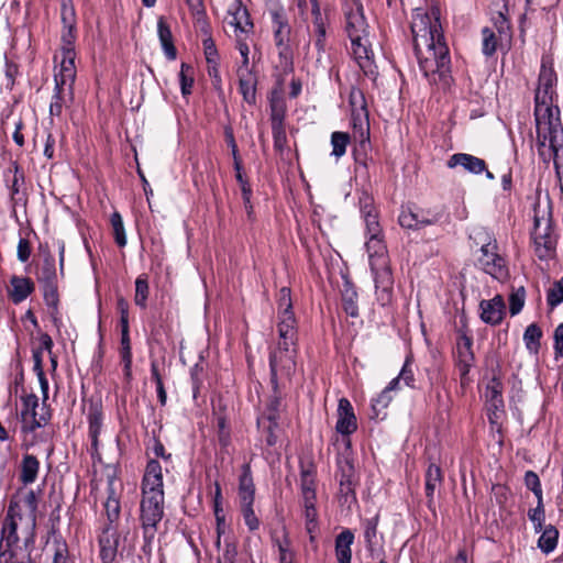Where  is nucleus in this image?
Listing matches in <instances>:
<instances>
[{"label": "nucleus", "mask_w": 563, "mask_h": 563, "mask_svg": "<svg viewBox=\"0 0 563 563\" xmlns=\"http://www.w3.org/2000/svg\"><path fill=\"white\" fill-rule=\"evenodd\" d=\"M119 537L117 531L108 526L99 539L100 556L103 563H112L117 556Z\"/></svg>", "instance_id": "21"}, {"label": "nucleus", "mask_w": 563, "mask_h": 563, "mask_svg": "<svg viewBox=\"0 0 563 563\" xmlns=\"http://www.w3.org/2000/svg\"><path fill=\"white\" fill-rule=\"evenodd\" d=\"M110 222L117 244L119 246H124L126 244V236L121 214L119 212H113L111 214Z\"/></svg>", "instance_id": "40"}, {"label": "nucleus", "mask_w": 563, "mask_h": 563, "mask_svg": "<svg viewBox=\"0 0 563 563\" xmlns=\"http://www.w3.org/2000/svg\"><path fill=\"white\" fill-rule=\"evenodd\" d=\"M121 344H122V360L124 362L125 374L129 376L131 374V363H132L131 346H130V340H129V329H122Z\"/></svg>", "instance_id": "44"}, {"label": "nucleus", "mask_w": 563, "mask_h": 563, "mask_svg": "<svg viewBox=\"0 0 563 563\" xmlns=\"http://www.w3.org/2000/svg\"><path fill=\"white\" fill-rule=\"evenodd\" d=\"M271 18L275 44L290 42L291 27L285 10H272Z\"/></svg>", "instance_id": "20"}, {"label": "nucleus", "mask_w": 563, "mask_h": 563, "mask_svg": "<svg viewBox=\"0 0 563 563\" xmlns=\"http://www.w3.org/2000/svg\"><path fill=\"white\" fill-rule=\"evenodd\" d=\"M374 275L377 300L383 305H387L391 300V291L394 279L389 267V260L373 262L371 265Z\"/></svg>", "instance_id": "8"}, {"label": "nucleus", "mask_w": 563, "mask_h": 563, "mask_svg": "<svg viewBox=\"0 0 563 563\" xmlns=\"http://www.w3.org/2000/svg\"><path fill=\"white\" fill-rule=\"evenodd\" d=\"M438 221L435 214L416 207H405L399 214V224L405 229L419 230Z\"/></svg>", "instance_id": "10"}, {"label": "nucleus", "mask_w": 563, "mask_h": 563, "mask_svg": "<svg viewBox=\"0 0 563 563\" xmlns=\"http://www.w3.org/2000/svg\"><path fill=\"white\" fill-rule=\"evenodd\" d=\"M525 484L529 489H531L533 492V494L536 495L538 500L542 499V489H541L540 479L534 472L528 471L526 473Z\"/></svg>", "instance_id": "52"}, {"label": "nucleus", "mask_w": 563, "mask_h": 563, "mask_svg": "<svg viewBox=\"0 0 563 563\" xmlns=\"http://www.w3.org/2000/svg\"><path fill=\"white\" fill-rule=\"evenodd\" d=\"M536 231L533 233L534 252L540 260H550L555 255L556 236L547 225L543 231L540 230L539 220L536 219Z\"/></svg>", "instance_id": "11"}, {"label": "nucleus", "mask_w": 563, "mask_h": 563, "mask_svg": "<svg viewBox=\"0 0 563 563\" xmlns=\"http://www.w3.org/2000/svg\"><path fill=\"white\" fill-rule=\"evenodd\" d=\"M157 34L166 57L172 60L175 59L177 51L173 43L170 27L168 26L164 18H159L157 21Z\"/></svg>", "instance_id": "29"}, {"label": "nucleus", "mask_w": 563, "mask_h": 563, "mask_svg": "<svg viewBox=\"0 0 563 563\" xmlns=\"http://www.w3.org/2000/svg\"><path fill=\"white\" fill-rule=\"evenodd\" d=\"M526 291L522 286L511 292L509 297V310L511 316L518 314L525 305Z\"/></svg>", "instance_id": "43"}, {"label": "nucleus", "mask_w": 563, "mask_h": 563, "mask_svg": "<svg viewBox=\"0 0 563 563\" xmlns=\"http://www.w3.org/2000/svg\"><path fill=\"white\" fill-rule=\"evenodd\" d=\"M40 279L51 282L55 277V264L52 256H47L44 260V264L40 269Z\"/></svg>", "instance_id": "55"}, {"label": "nucleus", "mask_w": 563, "mask_h": 563, "mask_svg": "<svg viewBox=\"0 0 563 563\" xmlns=\"http://www.w3.org/2000/svg\"><path fill=\"white\" fill-rule=\"evenodd\" d=\"M273 139H274V147L278 152H283L287 145V136L284 126L272 128Z\"/></svg>", "instance_id": "57"}, {"label": "nucleus", "mask_w": 563, "mask_h": 563, "mask_svg": "<svg viewBox=\"0 0 563 563\" xmlns=\"http://www.w3.org/2000/svg\"><path fill=\"white\" fill-rule=\"evenodd\" d=\"M278 52V64L276 67L284 74L292 70V51L289 42L275 44Z\"/></svg>", "instance_id": "34"}, {"label": "nucleus", "mask_w": 563, "mask_h": 563, "mask_svg": "<svg viewBox=\"0 0 563 563\" xmlns=\"http://www.w3.org/2000/svg\"><path fill=\"white\" fill-rule=\"evenodd\" d=\"M148 285L145 279L137 278L135 282V303L142 308L146 306Z\"/></svg>", "instance_id": "49"}, {"label": "nucleus", "mask_w": 563, "mask_h": 563, "mask_svg": "<svg viewBox=\"0 0 563 563\" xmlns=\"http://www.w3.org/2000/svg\"><path fill=\"white\" fill-rule=\"evenodd\" d=\"M106 512L109 518V520L112 522L119 517L120 514V503L117 497H114L112 494L108 497L106 504H104Z\"/></svg>", "instance_id": "56"}, {"label": "nucleus", "mask_w": 563, "mask_h": 563, "mask_svg": "<svg viewBox=\"0 0 563 563\" xmlns=\"http://www.w3.org/2000/svg\"><path fill=\"white\" fill-rule=\"evenodd\" d=\"M503 384L493 378L490 383L486 387L485 397L486 401L489 406V409H494L493 415L489 416L490 421H494V418H498V411L504 408L503 400Z\"/></svg>", "instance_id": "25"}, {"label": "nucleus", "mask_w": 563, "mask_h": 563, "mask_svg": "<svg viewBox=\"0 0 563 563\" xmlns=\"http://www.w3.org/2000/svg\"><path fill=\"white\" fill-rule=\"evenodd\" d=\"M40 468L38 460L33 455H25L21 464L20 478L24 484H32L37 477Z\"/></svg>", "instance_id": "32"}, {"label": "nucleus", "mask_w": 563, "mask_h": 563, "mask_svg": "<svg viewBox=\"0 0 563 563\" xmlns=\"http://www.w3.org/2000/svg\"><path fill=\"white\" fill-rule=\"evenodd\" d=\"M394 379H399V383L400 382H404V384L408 387H413L415 386V374H413V371H412V363L410 361V358H407L399 375L397 377H395Z\"/></svg>", "instance_id": "51"}, {"label": "nucleus", "mask_w": 563, "mask_h": 563, "mask_svg": "<svg viewBox=\"0 0 563 563\" xmlns=\"http://www.w3.org/2000/svg\"><path fill=\"white\" fill-rule=\"evenodd\" d=\"M312 13L314 14V45L318 49L317 63L325 67L323 58L325 53V27L321 21L320 9L317 3L313 4Z\"/></svg>", "instance_id": "27"}, {"label": "nucleus", "mask_w": 563, "mask_h": 563, "mask_svg": "<svg viewBox=\"0 0 563 563\" xmlns=\"http://www.w3.org/2000/svg\"><path fill=\"white\" fill-rule=\"evenodd\" d=\"M528 517L534 523L536 530L539 531L542 528V521L544 520L542 499L538 500V505L534 509L529 510Z\"/></svg>", "instance_id": "54"}, {"label": "nucleus", "mask_w": 563, "mask_h": 563, "mask_svg": "<svg viewBox=\"0 0 563 563\" xmlns=\"http://www.w3.org/2000/svg\"><path fill=\"white\" fill-rule=\"evenodd\" d=\"M360 206L365 222L368 214L374 216L378 220L375 208L373 207V199L368 195L363 194L360 198Z\"/></svg>", "instance_id": "58"}, {"label": "nucleus", "mask_w": 563, "mask_h": 563, "mask_svg": "<svg viewBox=\"0 0 563 563\" xmlns=\"http://www.w3.org/2000/svg\"><path fill=\"white\" fill-rule=\"evenodd\" d=\"M238 49H239V53L242 58L241 64L238 67V75L244 74V73H252V68L250 66V58H249V53H250L249 45L245 42H243L241 38H239L238 40Z\"/></svg>", "instance_id": "46"}, {"label": "nucleus", "mask_w": 563, "mask_h": 563, "mask_svg": "<svg viewBox=\"0 0 563 563\" xmlns=\"http://www.w3.org/2000/svg\"><path fill=\"white\" fill-rule=\"evenodd\" d=\"M536 128L537 134L544 137H552L556 141L560 131V119L554 115L551 108H537L536 112Z\"/></svg>", "instance_id": "12"}, {"label": "nucleus", "mask_w": 563, "mask_h": 563, "mask_svg": "<svg viewBox=\"0 0 563 563\" xmlns=\"http://www.w3.org/2000/svg\"><path fill=\"white\" fill-rule=\"evenodd\" d=\"M10 298L14 303H20L34 290V284L27 277L13 276L10 280Z\"/></svg>", "instance_id": "26"}, {"label": "nucleus", "mask_w": 563, "mask_h": 563, "mask_svg": "<svg viewBox=\"0 0 563 563\" xmlns=\"http://www.w3.org/2000/svg\"><path fill=\"white\" fill-rule=\"evenodd\" d=\"M411 32L421 71L431 84L448 87L451 79L450 56L441 31L439 11L434 8L430 12L416 9Z\"/></svg>", "instance_id": "1"}, {"label": "nucleus", "mask_w": 563, "mask_h": 563, "mask_svg": "<svg viewBox=\"0 0 563 563\" xmlns=\"http://www.w3.org/2000/svg\"><path fill=\"white\" fill-rule=\"evenodd\" d=\"M356 428V417L351 402L346 398H341L338 405L336 431L341 434H351Z\"/></svg>", "instance_id": "17"}, {"label": "nucleus", "mask_w": 563, "mask_h": 563, "mask_svg": "<svg viewBox=\"0 0 563 563\" xmlns=\"http://www.w3.org/2000/svg\"><path fill=\"white\" fill-rule=\"evenodd\" d=\"M74 99V88L55 85L54 95L49 104L51 117H60L64 107L69 106Z\"/></svg>", "instance_id": "24"}, {"label": "nucleus", "mask_w": 563, "mask_h": 563, "mask_svg": "<svg viewBox=\"0 0 563 563\" xmlns=\"http://www.w3.org/2000/svg\"><path fill=\"white\" fill-rule=\"evenodd\" d=\"M75 57V52L60 53L59 68L54 76L55 85L74 88L76 79Z\"/></svg>", "instance_id": "14"}, {"label": "nucleus", "mask_w": 563, "mask_h": 563, "mask_svg": "<svg viewBox=\"0 0 563 563\" xmlns=\"http://www.w3.org/2000/svg\"><path fill=\"white\" fill-rule=\"evenodd\" d=\"M230 15L229 24L234 26L235 32L249 34L253 29L247 9L243 5L241 0H234L228 10Z\"/></svg>", "instance_id": "16"}, {"label": "nucleus", "mask_w": 563, "mask_h": 563, "mask_svg": "<svg viewBox=\"0 0 563 563\" xmlns=\"http://www.w3.org/2000/svg\"><path fill=\"white\" fill-rule=\"evenodd\" d=\"M346 32L351 41L364 40L367 35V23L360 4L354 3L346 12Z\"/></svg>", "instance_id": "13"}, {"label": "nucleus", "mask_w": 563, "mask_h": 563, "mask_svg": "<svg viewBox=\"0 0 563 563\" xmlns=\"http://www.w3.org/2000/svg\"><path fill=\"white\" fill-rule=\"evenodd\" d=\"M473 340L466 333H461L456 342V367L460 374L461 384L468 383V373L474 365V353L472 350Z\"/></svg>", "instance_id": "9"}, {"label": "nucleus", "mask_w": 563, "mask_h": 563, "mask_svg": "<svg viewBox=\"0 0 563 563\" xmlns=\"http://www.w3.org/2000/svg\"><path fill=\"white\" fill-rule=\"evenodd\" d=\"M88 422H89V437L91 439V445L95 450L98 446V437L101 431L102 426V417L101 412L97 408H91L88 413Z\"/></svg>", "instance_id": "35"}, {"label": "nucleus", "mask_w": 563, "mask_h": 563, "mask_svg": "<svg viewBox=\"0 0 563 563\" xmlns=\"http://www.w3.org/2000/svg\"><path fill=\"white\" fill-rule=\"evenodd\" d=\"M481 318L485 323L498 324L505 314V302L501 296L497 295L490 300H483L479 305Z\"/></svg>", "instance_id": "19"}, {"label": "nucleus", "mask_w": 563, "mask_h": 563, "mask_svg": "<svg viewBox=\"0 0 563 563\" xmlns=\"http://www.w3.org/2000/svg\"><path fill=\"white\" fill-rule=\"evenodd\" d=\"M456 166L463 167L471 174H481L486 170V163L484 159L466 153L453 154L448 161V167L454 168Z\"/></svg>", "instance_id": "22"}, {"label": "nucleus", "mask_w": 563, "mask_h": 563, "mask_svg": "<svg viewBox=\"0 0 563 563\" xmlns=\"http://www.w3.org/2000/svg\"><path fill=\"white\" fill-rule=\"evenodd\" d=\"M366 235L368 236L365 245L368 253L369 265L373 262L388 261L387 249L382 238V229L378 220L368 214L366 218Z\"/></svg>", "instance_id": "7"}, {"label": "nucleus", "mask_w": 563, "mask_h": 563, "mask_svg": "<svg viewBox=\"0 0 563 563\" xmlns=\"http://www.w3.org/2000/svg\"><path fill=\"white\" fill-rule=\"evenodd\" d=\"M22 520V510L18 501L11 500L1 525L0 563H9L14 558L13 548L19 542L18 526Z\"/></svg>", "instance_id": "4"}, {"label": "nucleus", "mask_w": 563, "mask_h": 563, "mask_svg": "<svg viewBox=\"0 0 563 563\" xmlns=\"http://www.w3.org/2000/svg\"><path fill=\"white\" fill-rule=\"evenodd\" d=\"M352 44V53L358 63L360 67L365 73H372L373 65V52L369 47V43L367 40V35L364 36V40L351 41Z\"/></svg>", "instance_id": "23"}, {"label": "nucleus", "mask_w": 563, "mask_h": 563, "mask_svg": "<svg viewBox=\"0 0 563 563\" xmlns=\"http://www.w3.org/2000/svg\"><path fill=\"white\" fill-rule=\"evenodd\" d=\"M497 244L495 241L488 240L481 247V256L478 262L485 273L498 280H504L508 276V268L505 260L497 252Z\"/></svg>", "instance_id": "6"}, {"label": "nucleus", "mask_w": 563, "mask_h": 563, "mask_svg": "<svg viewBox=\"0 0 563 563\" xmlns=\"http://www.w3.org/2000/svg\"><path fill=\"white\" fill-rule=\"evenodd\" d=\"M23 183V173L20 170L18 165L14 166V175L10 186V194L14 197L20 191V185Z\"/></svg>", "instance_id": "61"}, {"label": "nucleus", "mask_w": 563, "mask_h": 563, "mask_svg": "<svg viewBox=\"0 0 563 563\" xmlns=\"http://www.w3.org/2000/svg\"><path fill=\"white\" fill-rule=\"evenodd\" d=\"M254 498L255 486L251 474V467L245 464L243 465L242 474L239 479V499L244 522L252 531L260 527L258 518L253 509Z\"/></svg>", "instance_id": "5"}, {"label": "nucleus", "mask_w": 563, "mask_h": 563, "mask_svg": "<svg viewBox=\"0 0 563 563\" xmlns=\"http://www.w3.org/2000/svg\"><path fill=\"white\" fill-rule=\"evenodd\" d=\"M556 80L555 74L552 69L543 68L540 74V82L544 87L545 91L553 87Z\"/></svg>", "instance_id": "59"}, {"label": "nucleus", "mask_w": 563, "mask_h": 563, "mask_svg": "<svg viewBox=\"0 0 563 563\" xmlns=\"http://www.w3.org/2000/svg\"><path fill=\"white\" fill-rule=\"evenodd\" d=\"M16 254H18L19 261H21L22 263H24L29 260L31 250H30V244H29L27 240L20 239L19 244H18Z\"/></svg>", "instance_id": "62"}, {"label": "nucleus", "mask_w": 563, "mask_h": 563, "mask_svg": "<svg viewBox=\"0 0 563 563\" xmlns=\"http://www.w3.org/2000/svg\"><path fill=\"white\" fill-rule=\"evenodd\" d=\"M301 495L308 493H316L314 488V472L312 468H302L300 475Z\"/></svg>", "instance_id": "45"}, {"label": "nucleus", "mask_w": 563, "mask_h": 563, "mask_svg": "<svg viewBox=\"0 0 563 563\" xmlns=\"http://www.w3.org/2000/svg\"><path fill=\"white\" fill-rule=\"evenodd\" d=\"M482 52L485 56H492L496 52L497 47V38L495 33L488 29L484 27L482 31Z\"/></svg>", "instance_id": "42"}, {"label": "nucleus", "mask_w": 563, "mask_h": 563, "mask_svg": "<svg viewBox=\"0 0 563 563\" xmlns=\"http://www.w3.org/2000/svg\"><path fill=\"white\" fill-rule=\"evenodd\" d=\"M273 545L278 550V560L279 563H292L295 559V552L291 547V540L289 539L288 533L283 530L280 537H273Z\"/></svg>", "instance_id": "30"}, {"label": "nucleus", "mask_w": 563, "mask_h": 563, "mask_svg": "<svg viewBox=\"0 0 563 563\" xmlns=\"http://www.w3.org/2000/svg\"><path fill=\"white\" fill-rule=\"evenodd\" d=\"M399 389V379H391L388 386L378 395V397L373 402V408L384 409L391 401L390 391Z\"/></svg>", "instance_id": "39"}, {"label": "nucleus", "mask_w": 563, "mask_h": 563, "mask_svg": "<svg viewBox=\"0 0 563 563\" xmlns=\"http://www.w3.org/2000/svg\"><path fill=\"white\" fill-rule=\"evenodd\" d=\"M554 350L556 357L563 356V323L559 324L554 331Z\"/></svg>", "instance_id": "60"}, {"label": "nucleus", "mask_w": 563, "mask_h": 563, "mask_svg": "<svg viewBox=\"0 0 563 563\" xmlns=\"http://www.w3.org/2000/svg\"><path fill=\"white\" fill-rule=\"evenodd\" d=\"M279 407L280 399L278 397H274L267 406V418L269 421L274 422L277 419Z\"/></svg>", "instance_id": "63"}, {"label": "nucleus", "mask_w": 563, "mask_h": 563, "mask_svg": "<svg viewBox=\"0 0 563 563\" xmlns=\"http://www.w3.org/2000/svg\"><path fill=\"white\" fill-rule=\"evenodd\" d=\"M541 336L542 331L537 324L528 325L523 334L527 349L531 352H537L540 346Z\"/></svg>", "instance_id": "37"}, {"label": "nucleus", "mask_w": 563, "mask_h": 563, "mask_svg": "<svg viewBox=\"0 0 563 563\" xmlns=\"http://www.w3.org/2000/svg\"><path fill=\"white\" fill-rule=\"evenodd\" d=\"M563 302V277L554 283L553 287L548 292V303L552 308Z\"/></svg>", "instance_id": "48"}, {"label": "nucleus", "mask_w": 563, "mask_h": 563, "mask_svg": "<svg viewBox=\"0 0 563 563\" xmlns=\"http://www.w3.org/2000/svg\"><path fill=\"white\" fill-rule=\"evenodd\" d=\"M442 483V472L441 468L435 465L431 464L426 473V494L431 501L433 499V495L435 489L441 485Z\"/></svg>", "instance_id": "33"}, {"label": "nucleus", "mask_w": 563, "mask_h": 563, "mask_svg": "<svg viewBox=\"0 0 563 563\" xmlns=\"http://www.w3.org/2000/svg\"><path fill=\"white\" fill-rule=\"evenodd\" d=\"M38 407V399L34 394L26 395L22 398L21 416L23 422L29 426L31 430L40 428L47 422V417L44 413L38 415L36 409Z\"/></svg>", "instance_id": "15"}, {"label": "nucleus", "mask_w": 563, "mask_h": 563, "mask_svg": "<svg viewBox=\"0 0 563 563\" xmlns=\"http://www.w3.org/2000/svg\"><path fill=\"white\" fill-rule=\"evenodd\" d=\"M62 22L64 24V27H75L76 26L75 9L71 5L70 0H63Z\"/></svg>", "instance_id": "47"}, {"label": "nucleus", "mask_w": 563, "mask_h": 563, "mask_svg": "<svg viewBox=\"0 0 563 563\" xmlns=\"http://www.w3.org/2000/svg\"><path fill=\"white\" fill-rule=\"evenodd\" d=\"M75 27H64L60 53L75 52Z\"/></svg>", "instance_id": "53"}, {"label": "nucleus", "mask_w": 563, "mask_h": 563, "mask_svg": "<svg viewBox=\"0 0 563 563\" xmlns=\"http://www.w3.org/2000/svg\"><path fill=\"white\" fill-rule=\"evenodd\" d=\"M140 519L145 534H154L164 515V490L162 466L156 460H151L142 482V500Z\"/></svg>", "instance_id": "3"}, {"label": "nucleus", "mask_w": 563, "mask_h": 563, "mask_svg": "<svg viewBox=\"0 0 563 563\" xmlns=\"http://www.w3.org/2000/svg\"><path fill=\"white\" fill-rule=\"evenodd\" d=\"M353 541L354 536L350 530H344L338 534L335 539V556L339 563H351V545Z\"/></svg>", "instance_id": "28"}, {"label": "nucleus", "mask_w": 563, "mask_h": 563, "mask_svg": "<svg viewBox=\"0 0 563 563\" xmlns=\"http://www.w3.org/2000/svg\"><path fill=\"white\" fill-rule=\"evenodd\" d=\"M117 306H118V309H119V311L121 313L122 329H129V325H128L129 303H128V301L124 298L120 297L118 299Z\"/></svg>", "instance_id": "64"}, {"label": "nucleus", "mask_w": 563, "mask_h": 563, "mask_svg": "<svg viewBox=\"0 0 563 563\" xmlns=\"http://www.w3.org/2000/svg\"><path fill=\"white\" fill-rule=\"evenodd\" d=\"M240 91L243 99L252 104L256 101V78L253 73L239 74Z\"/></svg>", "instance_id": "31"}, {"label": "nucleus", "mask_w": 563, "mask_h": 563, "mask_svg": "<svg viewBox=\"0 0 563 563\" xmlns=\"http://www.w3.org/2000/svg\"><path fill=\"white\" fill-rule=\"evenodd\" d=\"M278 340L276 347L271 352L269 366L274 389L277 387V375L282 373L290 376L296 367L297 327L292 312V303L289 288H282L278 298Z\"/></svg>", "instance_id": "2"}, {"label": "nucleus", "mask_w": 563, "mask_h": 563, "mask_svg": "<svg viewBox=\"0 0 563 563\" xmlns=\"http://www.w3.org/2000/svg\"><path fill=\"white\" fill-rule=\"evenodd\" d=\"M350 136L344 132H333L331 135L332 155L340 158L345 154Z\"/></svg>", "instance_id": "38"}, {"label": "nucleus", "mask_w": 563, "mask_h": 563, "mask_svg": "<svg viewBox=\"0 0 563 563\" xmlns=\"http://www.w3.org/2000/svg\"><path fill=\"white\" fill-rule=\"evenodd\" d=\"M350 106L352 111V119L354 122V126H357V121L360 123V130H361V136H364V129L363 123H366V126H368L367 123V108H366V100L364 97V93L362 90L357 88H352L350 92Z\"/></svg>", "instance_id": "18"}, {"label": "nucleus", "mask_w": 563, "mask_h": 563, "mask_svg": "<svg viewBox=\"0 0 563 563\" xmlns=\"http://www.w3.org/2000/svg\"><path fill=\"white\" fill-rule=\"evenodd\" d=\"M303 516L306 519V530L310 536V540L314 539V533L318 527V512L316 508L303 509Z\"/></svg>", "instance_id": "50"}, {"label": "nucleus", "mask_w": 563, "mask_h": 563, "mask_svg": "<svg viewBox=\"0 0 563 563\" xmlns=\"http://www.w3.org/2000/svg\"><path fill=\"white\" fill-rule=\"evenodd\" d=\"M192 67L188 64L183 63L180 66V73H179V80H180V88L181 93L184 96H188L191 93V88L194 85V77H192Z\"/></svg>", "instance_id": "41"}, {"label": "nucleus", "mask_w": 563, "mask_h": 563, "mask_svg": "<svg viewBox=\"0 0 563 563\" xmlns=\"http://www.w3.org/2000/svg\"><path fill=\"white\" fill-rule=\"evenodd\" d=\"M558 537V530L553 526H548L538 540V547L548 554L555 549Z\"/></svg>", "instance_id": "36"}]
</instances>
